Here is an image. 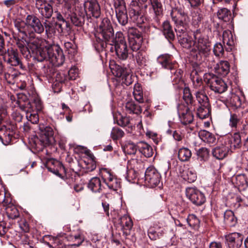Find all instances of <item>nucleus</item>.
<instances>
[{"mask_svg":"<svg viewBox=\"0 0 248 248\" xmlns=\"http://www.w3.org/2000/svg\"><path fill=\"white\" fill-rule=\"evenodd\" d=\"M194 40L188 34L180 36L178 41L180 45L187 49H190L191 55L198 62L201 63L208 55L210 45L208 39L201 32V29L193 31Z\"/></svg>","mask_w":248,"mask_h":248,"instance_id":"1","label":"nucleus"},{"mask_svg":"<svg viewBox=\"0 0 248 248\" xmlns=\"http://www.w3.org/2000/svg\"><path fill=\"white\" fill-rule=\"evenodd\" d=\"M99 34L109 45L114 46L116 55L122 60H125L128 56V50L124 35L121 32H117L114 37V31L110 20L104 18L98 29Z\"/></svg>","mask_w":248,"mask_h":248,"instance_id":"2","label":"nucleus"},{"mask_svg":"<svg viewBox=\"0 0 248 248\" xmlns=\"http://www.w3.org/2000/svg\"><path fill=\"white\" fill-rule=\"evenodd\" d=\"M36 58L39 62L48 60L55 66L62 65L65 60L62 50L57 45L39 47L36 51Z\"/></svg>","mask_w":248,"mask_h":248,"instance_id":"3","label":"nucleus"},{"mask_svg":"<svg viewBox=\"0 0 248 248\" xmlns=\"http://www.w3.org/2000/svg\"><path fill=\"white\" fill-rule=\"evenodd\" d=\"M70 3H66L67 11L64 13V17L70 19L71 23L77 27L82 26L85 22V11L78 6V0H72Z\"/></svg>","mask_w":248,"mask_h":248,"instance_id":"4","label":"nucleus"},{"mask_svg":"<svg viewBox=\"0 0 248 248\" xmlns=\"http://www.w3.org/2000/svg\"><path fill=\"white\" fill-rule=\"evenodd\" d=\"M39 129L41 135L40 139H36L34 142L36 148L40 150L45 146L53 144L55 140L53 137L54 131L51 127L40 124Z\"/></svg>","mask_w":248,"mask_h":248,"instance_id":"5","label":"nucleus"},{"mask_svg":"<svg viewBox=\"0 0 248 248\" xmlns=\"http://www.w3.org/2000/svg\"><path fill=\"white\" fill-rule=\"evenodd\" d=\"M199 105L197 108V115L201 119H205L209 116L210 105L207 96L203 91H198L195 93Z\"/></svg>","mask_w":248,"mask_h":248,"instance_id":"6","label":"nucleus"},{"mask_svg":"<svg viewBox=\"0 0 248 248\" xmlns=\"http://www.w3.org/2000/svg\"><path fill=\"white\" fill-rule=\"evenodd\" d=\"M204 81L210 89L215 93H222L225 92L228 88L226 83L221 78L213 74H204Z\"/></svg>","mask_w":248,"mask_h":248,"instance_id":"7","label":"nucleus"},{"mask_svg":"<svg viewBox=\"0 0 248 248\" xmlns=\"http://www.w3.org/2000/svg\"><path fill=\"white\" fill-rule=\"evenodd\" d=\"M12 35L16 41L17 47L20 49L22 53L23 54L24 52H26L29 48L32 49V51L38 49L39 46L36 41L28 43L26 40V36L18 35V34L15 31H13Z\"/></svg>","mask_w":248,"mask_h":248,"instance_id":"8","label":"nucleus"},{"mask_svg":"<svg viewBox=\"0 0 248 248\" xmlns=\"http://www.w3.org/2000/svg\"><path fill=\"white\" fill-rule=\"evenodd\" d=\"M170 16L176 26L187 25L189 21L187 15L182 8H172Z\"/></svg>","mask_w":248,"mask_h":248,"instance_id":"9","label":"nucleus"},{"mask_svg":"<svg viewBox=\"0 0 248 248\" xmlns=\"http://www.w3.org/2000/svg\"><path fill=\"white\" fill-rule=\"evenodd\" d=\"M100 173L104 182L109 189L117 190L120 187V182L112 174L110 170L106 168H102L100 170Z\"/></svg>","mask_w":248,"mask_h":248,"instance_id":"10","label":"nucleus"},{"mask_svg":"<svg viewBox=\"0 0 248 248\" xmlns=\"http://www.w3.org/2000/svg\"><path fill=\"white\" fill-rule=\"evenodd\" d=\"M161 175L158 171L153 167L148 168L145 172V182L150 187H154L157 186L160 182Z\"/></svg>","mask_w":248,"mask_h":248,"instance_id":"11","label":"nucleus"},{"mask_svg":"<svg viewBox=\"0 0 248 248\" xmlns=\"http://www.w3.org/2000/svg\"><path fill=\"white\" fill-rule=\"evenodd\" d=\"M112 74L116 77L122 78V82L128 86L132 84V76L126 68L117 64L110 66Z\"/></svg>","mask_w":248,"mask_h":248,"instance_id":"12","label":"nucleus"},{"mask_svg":"<svg viewBox=\"0 0 248 248\" xmlns=\"http://www.w3.org/2000/svg\"><path fill=\"white\" fill-rule=\"evenodd\" d=\"M186 197L195 205L201 206L206 201L204 195L195 187H188L186 189Z\"/></svg>","mask_w":248,"mask_h":248,"instance_id":"13","label":"nucleus"},{"mask_svg":"<svg viewBox=\"0 0 248 248\" xmlns=\"http://www.w3.org/2000/svg\"><path fill=\"white\" fill-rule=\"evenodd\" d=\"M130 165L133 168L127 171L126 176L127 180L129 182L136 179L138 172L143 171L145 169V163L141 159H132L130 161Z\"/></svg>","mask_w":248,"mask_h":248,"instance_id":"14","label":"nucleus"},{"mask_svg":"<svg viewBox=\"0 0 248 248\" xmlns=\"http://www.w3.org/2000/svg\"><path fill=\"white\" fill-rule=\"evenodd\" d=\"M84 9L85 15H89L98 18L101 15V9L97 0H88L84 2Z\"/></svg>","mask_w":248,"mask_h":248,"instance_id":"15","label":"nucleus"},{"mask_svg":"<svg viewBox=\"0 0 248 248\" xmlns=\"http://www.w3.org/2000/svg\"><path fill=\"white\" fill-rule=\"evenodd\" d=\"M192 107L189 108L184 105H179L178 106V113L181 122L184 125H187L192 123L194 119L193 115L190 110Z\"/></svg>","mask_w":248,"mask_h":248,"instance_id":"16","label":"nucleus"},{"mask_svg":"<svg viewBox=\"0 0 248 248\" xmlns=\"http://www.w3.org/2000/svg\"><path fill=\"white\" fill-rule=\"evenodd\" d=\"M116 17L119 23L125 26L128 23V16L125 5L122 1L117 0L114 4Z\"/></svg>","mask_w":248,"mask_h":248,"instance_id":"17","label":"nucleus"},{"mask_svg":"<svg viewBox=\"0 0 248 248\" xmlns=\"http://www.w3.org/2000/svg\"><path fill=\"white\" fill-rule=\"evenodd\" d=\"M26 21L29 30H31V33L33 31L38 34L43 33L44 31V25L42 24L40 20L33 15H29L26 18Z\"/></svg>","mask_w":248,"mask_h":248,"instance_id":"18","label":"nucleus"},{"mask_svg":"<svg viewBox=\"0 0 248 248\" xmlns=\"http://www.w3.org/2000/svg\"><path fill=\"white\" fill-rule=\"evenodd\" d=\"M4 55V60L7 63L12 66H19L21 69H23V64L18 56V52L16 50L8 49Z\"/></svg>","mask_w":248,"mask_h":248,"instance_id":"19","label":"nucleus"},{"mask_svg":"<svg viewBox=\"0 0 248 248\" xmlns=\"http://www.w3.org/2000/svg\"><path fill=\"white\" fill-rule=\"evenodd\" d=\"M36 7L43 17L49 19L51 17L53 13L52 6L46 1L37 0Z\"/></svg>","mask_w":248,"mask_h":248,"instance_id":"20","label":"nucleus"},{"mask_svg":"<svg viewBox=\"0 0 248 248\" xmlns=\"http://www.w3.org/2000/svg\"><path fill=\"white\" fill-rule=\"evenodd\" d=\"M157 61L165 69L174 70L177 68V63L173 61V57L170 55H160L158 57Z\"/></svg>","mask_w":248,"mask_h":248,"instance_id":"21","label":"nucleus"},{"mask_svg":"<svg viewBox=\"0 0 248 248\" xmlns=\"http://www.w3.org/2000/svg\"><path fill=\"white\" fill-rule=\"evenodd\" d=\"M14 25L16 31H15L18 35L27 36L28 34L31 33V30L28 28L27 21H24L20 18H17L14 20Z\"/></svg>","mask_w":248,"mask_h":248,"instance_id":"22","label":"nucleus"},{"mask_svg":"<svg viewBox=\"0 0 248 248\" xmlns=\"http://www.w3.org/2000/svg\"><path fill=\"white\" fill-rule=\"evenodd\" d=\"M225 239L230 247L238 248L242 244L243 238L241 233H229L225 235Z\"/></svg>","mask_w":248,"mask_h":248,"instance_id":"23","label":"nucleus"},{"mask_svg":"<svg viewBox=\"0 0 248 248\" xmlns=\"http://www.w3.org/2000/svg\"><path fill=\"white\" fill-rule=\"evenodd\" d=\"M129 15L131 19L138 25H141L146 20L145 17L140 13L138 6L134 8H131L129 11Z\"/></svg>","mask_w":248,"mask_h":248,"instance_id":"24","label":"nucleus"},{"mask_svg":"<svg viewBox=\"0 0 248 248\" xmlns=\"http://www.w3.org/2000/svg\"><path fill=\"white\" fill-rule=\"evenodd\" d=\"M229 148L224 145L221 144L212 149V153L214 157L218 160H222L225 158L229 152Z\"/></svg>","mask_w":248,"mask_h":248,"instance_id":"25","label":"nucleus"},{"mask_svg":"<svg viewBox=\"0 0 248 248\" xmlns=\"http://www.w3.org/2000/svg\"><path fill=\"white\" fill-rule=\"evenodd\" d=\"M154 13V19L156 22H159V18L163 14L162 3L159 0H150Z\"/></svg>","mask_w":248,"mask_h":248,"instance_id":"26","label":"nucleus"},{"mask_svg":"<svg viewBox=\"0 0 248 248\" xmlns=\"http://www.w3.org/2000/svg\"><path fill=\"white\" fill-rule=\"evenodd\" d=\"M215 72L218 75L225 77L230 72V64L226 61H220L214 67Z\"/></svg>","mask_w":248,"mask_h":248,"instance_id":"27","label":"nucleus"},{"mask_svg":"<svg viewBox=\"0 0 248 248\" xmlns=\"http://www.w3.org/2000/svg\"><path fill=\"white\" fill-rule=\"evenodd\" d=\"M223 43L225 46V49L227 51L232 50L234 44L233 36L232 32L229 31H223Z\"/></svg>","mask_w":248,"mask_h":248,"instance_id":"28","label":"nucleus"},{"mask_svg":"<svg viewBox=\"0 0 248 248\" xmlns=\"http://www.w3.org/2000/svg\"><path fill=\"white\" fill-rule=\"evenodd\" d=\"M200 139L205 142L209 144H215L217 143V140L216 136L213 133L206 130H201L199 133Z\"/></svg>","mask_w":248,"mask_h":248,"instance_id":"29","label":"nucleus"},{"mask_svg":"<svg viewBox=\"0 0 248 248\" xmlns=\"http://www.w3.org/2000/svg\"><path fill=\"white\" fill-rule=\"evenodd\" d=\"M88 187L93 192H101L102 190V186L100 178L97 177L92 178L88 183Z\"/></svg>","mask_w":248,"mask_h":248,"instance_id":"30","label":"nucleus"},{"mask_svg":"<svg viewBox=\"0 0 248 248\" xmlns=\"http://www.w3.org/2000/svg\"><path fill=\"white\" fill-rule=\"evenodd\" d=\"M125 110L127 113L139 115L141 113V107L133 101L127 102L125 105Z\"/></svg>","mask_w":248,"mask_h":248,"instance_id":"31","label":"nucleus"},{"mask_svg":"<svg viewBox=\"0 0 248 248\" xmlns=\"http://www.w3.org/2000/svg\"><path fill=\"white\" fill-rule=\"evenodd\" d=\"M137 147L140 152L146 157H150L153 155V148L148 143L143 141L140 142L138 143Z\"/></svg>","mask_w":248,"mask_h":248,"instance_id":"32","label":"nucleus"},{"mask_svg":"<svg viewBox=\"0 0 248 248\" xmlns=\"http://www.w3.org/2000/svg\"><path fill=\"white\" fill-rule=\"evenodd\" d=\"M162 27L163 33L165 37L170 42L173 41L175 38V35L170 22L168 21H164L163 23Z\"/></svg>","mask_w":248,"mask_h":248,"instance_id":"33","label":"nucleus"},{"mask_svg":"<svg viewBox=\"0 0 248 248\" xmlns=\"http://www.w3.org/2000/svg\"><path fill=\"white\" fill-rule=\"evenodd\" d=\"M224 221L230 226H234L237 222V218L231 210H226L224 213Z\"/></svg>","mask_w":248,"mask_h":248,"instance_id":"34","label":"nucleus"},{"mask_svg":"<svg viewBox=\"0 0 248 248\" xmlns=\"http://www.w3.org/2000/svg\"><path fill=\"white\" fill-rule=\"evenodd\" d=\"M120 220L124 232L131 230L133 226V222L131 218L128 215H124L120 218Z\"/></svg>","mask_w":248,"mask_h":248,"instance_id":"35","label":"nucleus"},{"mask_svg":"<svg viewBox=\"0 0 248 248\" xmlns=\"http://www.w3.org/2000/svg\"><path fill=\"white\" fill-rule=\"evenodd\" d=\"M191 152L187 148L183 147L178 151V156L181 161L186 162L188 161L191 158Z\"/></svg>","mask_w":248,"mask_h":248,"instance_id":"36","label":"nucleus"},{"mask_svg":"<svg viewBox=\"0 0 248 248\" xmlns=\"http://www.w3.org/2000/svg\"><path fill=\"white\" fill-rule=\"evenodd\" d=\"M218 18L224 22H229L232 19L231 12L227 8H222L219 9L217 13Z\"/></svg>","mask_w":248,"mask_h":248,"instance_id":"37","label":"nucleus"},{"mask_svg":"<svg viewBox=\"0 0 248 248\" xmlns=\"http://www.w3.org/2000/svg\"><path fill=\"white\" fill-rule=\"evenodd\" d=\"M241 137L239 133H235L230 140V147L232 149H239L242 146Z\"/></svg>","mask_w":248,"mask_h":248,"instance_id":"38","label":"nucleus"},{"mask_svg":"<svg viewBox=\"0 0 248 248\" xmlns=\"http://www.w3.org/2000/svg\"><path fill=\"white\" fill-rule=\"evenodd\" d=\"M183 179L188 183L194 182L197 178L196 173L189 169L184 170L181 174Z\"/></svg>","mask_w":248,"mask_h":248,"instance_id":"39","label":"nucleus"},{"mask_svg":"<svg viewBox=\"0 0 248 248\" xmlns=\"http://www.w3.org/2000/svg\"><path fill=\"white\" fill-rule=\"evenodd\" d=\"M19 108L22 110L26 112L27 114L32 112V108L31 102L28 99H26L25 100L18 99L17 101Z\"/></svg>","mask_w":248,"mask_h":248,"instance_id":"40","label":"nucleus"},{"mask_svg":"<svg viewBox=\"0 0 248 248\" xmlns=\"http://www.w3.org/2000/svg\"><path fill=\"white\" fill-rule=\"evenodd\" d=\"M229 105L232 109H236L240 108L242 105V101L240 97L235 94H232L229 100Z\"/></svg>","mask_w":248,"mask_h":248,"instance_id":"41","label":"nucleus"},{"mask_svg":"<svg viewBox=\"0 0 248 248\" xmlns=\"http://www.w3.org/2000/svg\"><path fill=\"white\" fill-rule=\"evenodd\" d=\"M183 99L188 106V107L194 106V100L193 97L190 93L189 88H185L183 91Z\"/></svg>","mask_w":248,"mask_h":248,"instance_id":"42","label":"nucleus"},{"mask_svg":"<svg viewBox=\"0 0 248 248\" xmlns=\"http://www.w3.org/2000/svg\"><path fill=\"white\" fill-rule=\"evenodd\" d=\"M51 164L54 166H57L60 168V169L64 168L60 162L54 160L52 159H50L47 161L46 164V166L47 169L49 171L53 172V173L57 175H59L60 174L59 170L57 169H55L54 167H51V166H50Z\"/></svg>","mask_w":248,"mask_h":248,"instance_id":"43","label":"nucleus"},{"mask_svg":"<svg viewBox=\"0 0 248 248\" xmlns=\"http://www.w3.org/2000/svg\"><path fill=\"white\" fill-rule=\"evenodd\" d=\"M13 205L14 204L12 203V199L10 194L6 193L4 191L3 198L0 199V206H2L5 210V207H9Z\"/></svg>","mask_w":248,"mask_h":248,"instance_id":"44","label":"nucleus"},{"mask_svg":"<svg viewBox=\"0 0 248 248\" xmlns=\"http://www.w3.org/2000/svg\"><path fill=\"white\" fill-rule=\"evenodd\" d=\"M6 214L9 218L15 219L19 216V212L15 205L5 207Z\"/></svg>","mask_w":248,"mask_h":248,"instance_id":"45","label":"nucleus"},{"mask_svg":"<svg viewBox=\"0 0 248 248\" xmlns=\"http://www.w3.org/2000/svg\"><path fill=\"white\" fill-rule=\"evenodd\" d=\"M127 34L129 40L138 39L142 40L140 32L135 28H129L128 30Z\"/></svg>","mask_w":248,"mask_h":248,"instance_id":"46","label":"nucleus"},{"mask_svg":"<svg viewBox=\"0 0 248 248\" xmlns=\"http://www.w3.org/2000/svg\"><path fill=\"white\" fill-rule=\"evenodd\" d=\"M137 145L133 142H128L123 147V150L125 154L128 155H135L138 149Z\"/></svg>","mask_w":248,"mask_h":248,"instance_id":"47","label":"nucleus"},{"mask_svg":"<svg viewBox=\"0 0 248 248\" xmlns=\"http://www.w3.org/2000/svg\"><path fill=\"white\" fill-rule=\"evenodd\" d=\"M186 220L189 226L195 230L198 228L200 220L195 215H189L187 217Z\"/></svg>","mask_w":248,"mask_h":248,"instance_id":"48","label":"nucleus"},{"mask_svg":"<svg viewBox=\"0 0 248 248\" xmlns=\"http://www.w3.org/2000/svg\"><path fill=\"white\" fill-rule=\"evenodd\" d=\"M65 51L71 56H74L77 52L76 45L72 42H67L64 44Z\"/></svg>","mask_w":248,"mask_h":248,"instance_id":"49","label":"nucleus"},{"mask_svg":"<svg viewBox=\"0 0 248 248\" xmlns=\"http://www.w3.org/2000/svg\"><path fill=\"white\" fill-rule=\"evenodd\" d=\"M171 71V78L172 82L174 84H178L181 80L183 71L180 69H175L174 70H170Z\"/></svg>","mask_w":248,"mask_h":248,"instance_id":"50","label":"nucleus"},{"mask_svg":"<svg viewBox=\"0 0 248 248\" xmlns=\"http://www.w3.org/2000/svg\"><path fill=\"white\" fill-rule=\"evenodd\" d=\"M124 135V133L120 128L114 127L111 132L110 136L113 140H118L122 138Z\"/></svg>","mask_w":248,"mask_h":248,"instance_id":"51","label":"nucleus"},{"mask_svg":"<svg viewBox=\"0 0 248 248\" xmlns=\"http://www.w3.org/2000/svg\"><path fill=\"white\" fill-rule=\"evenodd\" d=\"M240 117L235 113H231L229 125L232 128H236L240 124Z\"/></svg>","mask_w":248,"mask_h":248,"instance_id":"52","label":"nucleus"},{"mask_svg":"<svg viewBox=\"0 0 248 248\" xmlns=\"http://www.w3.org/2000/svg\"><path fill=\"white\" fill-rule=\"evenodd\" d=\"M197 155L202 161H206L209 156V150L205 148L202 147L199 149L197 152Z\"/></svg>","mask_w":248,"mask_h":248,"instance_id":"53","label":"nucleus"},{"mask_svg":"<svg viewBox=\"0 0 248 248\" xmlns=\"http://www.w3.org/2000/svg\"><path fill=\"white\" fill-rule=\"evenodd\" d=\"M116 122L119 125L125 127L130 124V118L129 117L120 114L116 118Z\"/></svg>","mask_w":248,"mask_h":248,"instance_id":"54","label":"nucleus"},{"mask_svg":"<svg viewBox=\"0 0 248 248\" xmlns=\"http://www.w3.org/2000/svg\"><path fill=\"white\" fill-rule=\"evenodd\" d=\"M135 56L137 62L139 65L142 66L146 65L147 59L144 52L139 51L137 53Z\"/></svg>","mask_w":248,"mask_h":248,"instance_id":"55","label":"nucleus"},{"mask_svg":"<svg viewBox=\"0 0 248 248\" xmlns=\"http://www.w3.org/2000/svg\"><path fill=\"white\" fill-rule=\"evenodd\" d=\"M40 73L44 77L51 78L54 75V70L52 67L44 65L41 68Z\"/></svg>","mask_w":248,"mask_h":248,"instance_id":"56","label":"nucleus"},{"mask_svg":"<svg viewBox=\"0 0 248 248\" xmlns=\"http://www.w3.org/2000/svg\"><path fill=\"white\" fill-rule=\"evenodd\" d=\"M142 40L131 39L129 40L130 47L133 51H137L139 50L141 46V44Z\"/></svg>","mask_w":248,"mask_h":248,"instance_id":"57","label":"nucleus"},{"mask_svg":"<svg viewBox=\"0 0 248 248\" xmlns=\"http://www.w3.org/2000/svg\"><path fill=\"white\" fill-rule=\"evenodd\" d=\"M19 74L15 69L10 68L5 73V78L6 80H13L18 76Z\"/></svg>","mask_w":248,"mask_h":248,"instance_id":"58","label":"nucleus"},{"mask_svg":"<svg viewBox=\"0 0 248 248\" xmlns=\"http://www.w3.org/2000/svg\"><path fill=\"white\" fill-rule=\"evenodd\" d=\"M236 184L238 186H248V182L247 181L246 177L244 174L237 175L235 177Z\"/></svg>","mask_w":248,"mask_h":248,"instance_id":"59","label":"nucleus"},{"mask_svg":"<svg viewBox=\"0 0 248 248\" xmlns=\"http://www.w3.org/2000/svg\"><path fill=\"white\" fill-rule=\"evenodd\" d=\"M215 55L217 57L223 56L224 53V48L221 43H217L214 47L213 50Z\"/></svg>","mask_w":248,"mask_h":248,"instance_id":"60","label":"nucleus"},{"mask_svg":"<svg viewBox=\"0 0 248 248\" xmlns=\"http://www.w3.org/2000/svg\"><path fill=\"white\" fill-rule=\"evenodd\" d=\"M187 25L185 26H176L175 28V31L177 33L178 39L180 38V36L184 35L185 34H187L186 31V27Z\"/></svg>","mask_w":248,"mask_h":248,"instance_id":"61","label":"nucleus"},{"mask_svg":"<svg viewBox=\"0 0 248 248\" xmlns=\"http://www.w3.org/2000/svg\"><path fill=\"white\" fill-rule=\"evenodd\" d=\"M67 80L66 75L63 73H57L55 76V81L58 84H62Z\"/></svg>","mask_w":248,"mask_h":248,"instance_id":"62","label":"nucleus"},{"mask_svg":"<svg viewBox=\"0 0 248 248\" xmlns=\"http://www.w3.org/2000/svg\"><path fill=\"white\" fill-rule=\"evenodd\" d=\"M201 17L200 15L196 13L192 14V24L195 27H198L199 24L201 22Z\"/></svg>","mask_w":248,"mask_h":248,"instance_id":"63","label":"nucleus"},{"mask_svg":"<svg viewBox=\"0 0 248 248\" xmlns=\"http://www.w3.org/2000/svg\"><path fill=\"white\" fill-rule=\"evenodd\" d=\"M27 118L32 124H37L39 122L38 115L36 113H29L27 114Z\"/></svg>","mask_w":248,"mask_h":248,"instance_id":"64","label":"nucleus"}]
</instances>
